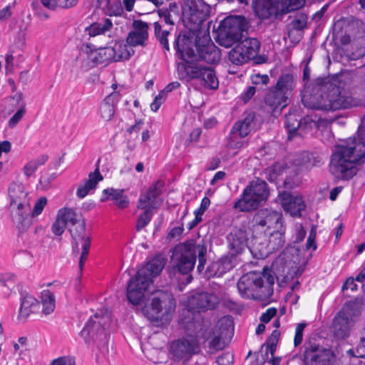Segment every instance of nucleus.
<instances>
[{
    "label": "nucleus",
    "instance_id": "9",
    "mask_svg": "<svg viewBox=\"0 0 365 365\" xmlns=\"http://www.w3.org/2000/svg\"><path fill=\"white\" fill-rule=\"evenodd\" d=\"M111 323V313L108 309H98L86 324L81 335L86 343L93 341L99 347L107 346L109 339L108 328Z\"/></svg>",
    "mask_w": 365,
    "mask_h": 365
},
{
    "label": "nucleus",
    "instance_id": "1",
    "mask_svg": "<svg viewBox=\"0 0 365 365\" xmlns=\"http://www.w3.org/2000/svg\"><path fill=\"white\" fill-rule=\"evenodd\" d=\"M365 162V116L357 135L335 145L329 163V171L337 179L348 180L358 172L357 166Z\"/></svg>",
    "mask_w": 365,
    "mask_h": 365
},
{
    "label": "nucleus",
    "instance_id": "37",
    "mask_svg": "<svg viewBox=\"0 0 365 365\" xmlns=\"http://www.w3.org/2000/svg\"><path fill=\"white\" fill-rule=\"evenodd\" d=\"M238 44L250 61L255 58L259 51L260 42L257 38H247Z\"/></svg>",
    "mask_w": 365,
    "mask_h": 365
},
{
    "label": "nucleus",
    "instance_id": "55",
    "mask_svg": "<svg viewBox=\"0 0 365 365\" xmlns=\"http://www.w3.org/2000/svg\"><path fill=\"white\" fill-rule=\"evenodd\" d=\"M26 107H24V106H22V108H19L18 110L14 113V115L9 119V126L10 128L15 127L23 118L24 115L26 113Z\"/></svg>",
    "mask_w": 365,
    "mask_h": 365
},
{
    "label": "nucleus",
    "instance_id": "46",
    "mask_svg": "<svg viewBox=\"0 0 365 365\" xmlns=\"http://www.w3.org/2000/svg\"><path fill=\"white\" fill-rule=\"evenodd\" d=\"M111 48L114 50L112 61H115L128 60L134 53V51L130 48L128 49L126 45L115 44Z\"/></svg>",
    "mask_w": 365,
    "mask_h": 365
},
{
    "label": "nucleus",
    "instance_id": "2",
    "mask_svg": "<svg viewBox=\"0 0 365 365\" xmlns=\"http://www.w3.org/2000/svg\"><path fill=\"white\" fill-rule=\"evenodd\" d=\"M192 46V41L185 35H180L175 40L176 56L182 61L177 66L179 79L186 82L200 80L204 87L217 89L219 81L215 72L211 67L203 66L197 61Z\"/></svg>",
    "mask_w": 365,
    "mask_h": 365
},
{
    "label": "nucleus",
    "instance_id": "41",
    "mask_svg": "<svg viewBox=\"0 0 365 365\" xmlns=\"http://www.w3.org/2000/svg\"><path fill=\"white\" fill-rule=\"evenodd\" d=\"M229 61L234 65L241 66L250 61L239 44L232 48L228 53Z\"/></svg>",
    "mask_w": 365,
    "mask_h": 365
},
{
    "label": "nucleus",
    "instance_id": "23",
    "mask_svg": "<svg viewBox=\"0 0 365 365\" xmlns=\"http://www.w3.org/2000/svg\"><path fill=\"white\" fill-rule=\"evenodd\" d=\"M84 52L87 55V58L91 66L101 63H106L112 61L114 55V50L111 46L93 48L91 44L84 45Z\"/></svg>",
    "mask_w": 365,
    "mask_h": 365
},
{
    "label": "nucleus",
    "instance_id": "25",
    "mask_svg": "<svg viewBox=\"0 0 365 365\" xmlns=\"http://www.w3.org/2000/svg\"><path fill=\"white\" fill-rule=\"evenodd\" d=\"M264 101L272 112L280 113L284 108L288 106L289 98L272 86L269 88L264 96Z\"/></svg>",
    "mask_w": 365,
    "mask_h": 365
},
{
    "label": "nucleus",
    "instance_id": "4",
    "mask_svg": "<svg viewBox=\"0 0 365 365\" xmlns=\"http://www.w3.org/2000/svg\"><path fill=\"white\" fill-rule=\"evenodd\" d=\"M165 263L166 258L163 255H157L137 272L127 285V298L129 302L138 305L143 302L153 279L160 274Z\"/></svg>",
    "mask_w": 365,
    "mask_h": 365
},
{
    "label": "nucleus",
    "instance_id": "48",
    "mask_svg": "<svg viewBox=\"0 0 365 365\" xmlns=\"http://www.w3.org/2000/svg\"><path fill=\"white\" fill-rule=\"evenodd\" d=\"M225 337L224 336L221 335L220 333L216 332L214 330L212 331H208L207 332V337L205 338V340H210L209 345L210 347L218 351L223 349V345L221 343V338Z\"/></svg>",
    "mask_w": 365,
    "mask_h": 365
},
{
    "label": "nucleus",
    "instance_id": "62",
    "mask_svg": "<svg viewBox=\"0 0 365 365\" xmlns=\"http://www.w3.org/2000/svg\"><path fill=\"white\" fill-rule=\"evenodd\" d=\"M10 101L14 102V105L19 106V108L26 107V103L24 101V95L21 92L16 93L14 96L10 98Z\"/></svg>",
    "mask_w": 365,
    "mask_h": 365
},
{
    "label": "nucleus",
    "instance_id": "12",
    "mask_svg": "<svg viewBox=\"0 0 365 365\" xmlns=\"http://www.w3.org/2000/svg\"><path fill=\"white\" fill-rule=\"evenodd\" d=\"M210 6L202 0H184L182 21L190 30H196L210 16Z\"/></svg>",
    "mask_w": 365,
    "mask_h": 365
},
{
    "label": "nucleus",
    "instance_id": "24",
    "mask_svg": "<svg viewBox=\"0 0 365 365\" xmlns=\"http://www.w3.org/2000/svg\"><path fill=\"white\" fill-rule=\"evenodd\" d=\"M148 38V25L140 20L133 22V30L129 32L126 42L130 46H145Z\"/></svg>",
    "mask_w": 365,
    "mask_h": 365
},
{
    "label": "nucleus",
    "instance_id": "32",
    "mask_svg": "<svg viewBox=\"0 0 365 365\" xmlns=\"http://www.w3.org/2000/svg\"><path fill=\"white\" fill-rule=\"evenodd\" d=\"M119 101V94L118 92H113L108 95L101 103L99 108L101 117L105 121L110 120L115 113V106Z\"/></svg>",
    "mask_w": 365,
    "mask_h": 365
},
{
    "label": "nucleus",
    "instance_id": "22",
    "mask_svg": "<svg viewBox=\"0 0 365 365\" xmlns=\"http://www.w3.org/2000/svg\"><path fill=\"white\" fill-rule=\"evenodd\" d=\"M218 303V297L215 294L208 292L196 293L189 299L190 307L199 312L213 309Z\"/></svg>",
    "mask_w": 365,
    "mask_h": 365
},
{
    "label": "nucleus",
    "instance_id": "34",
    "mask_svg": "<svg viewBox=\"0 0 365 365\" xmlns=\"http://www.w3.org/2000/svg\"><path fill=\"white\" fill-rule=\"evenodd\" d=\"M296 83L297 78L293 74L287 73L279 76L274 87L290 98Z\"/></svg>",
    "mask_w": 365,
    "mask_h": 365
},
{
    "label": "nucleus",
    "instance_id": "6",
    "mask_svg": "<svg viewBox=\"0 0 365 365\" xmlns=\"http://www.w3.org/2000/svg\"><path fill=\"white\" fill-rule=\"evenodd\" d=\"M9 195L13 222L20 232H26L31 225L28 192L24 185L12 183L9 188Z\"/></svg>",
    "mask_w": 365,
    "mask_h": 365
},
{
    "label": "nucleus",
    "instance_id": "59",
    "mask_svg": "<svg viewBox=\"0 0 365 365\" xmlns=\"http://www.w3.org/2000/svg\"><path fill=\"white\" fill-rule=\"evenodd\" d=\"M234 357L230 352L222 354L217 359V363L219 365H230L233 362Z\"/></svg>",
    "mask_w": 365,
    "mask_h": 365
},
{
    "label": "nucleus",
    "instance_id": "35",
    "mask_svg": "<svg viewBox=\"0 0 365 365\" xmlns=\"http://www.w3.org/2000/svg\"><path fill=\"white\" fill-rule=\"evenodd\" d=\"M322 163V158L319 155L304 151L297 155L294 160L296 165L304 168L307 170L314 166H318Z\"/></svg>",
    "mask_w": 365,
    "mask_h": 365
},
{
    "label": "nucleus",
    "instance_id": "20",
    "mask_svg": "<svg viewBox=\"0 0 365 365\" xmlns=\"http://www.w3.org/2000/svg\"><path fill=\"white\" fill-rule=\"evenodd\" d=\"M285 230L284 225H279V227L273 230L269 233L268 240H266L267 243L263 248H258L255 243L254 250L256 252H259V257H266L270 253L279 250L284 246L285 243Z\"/></svg>",
    "mask_w": 365,
    "mask_h": 365
},
{
    "label": "nucleus",
    "instance_id": "29",
    "mask_svg": "<svg viewBox=\"0 0 365 365\" xmlns=\"http://www.w3.org/2000/svg\"><path fill=\"white\" fill-rule=\"evenodd\" d=\"M228 246L232 255L240 254L247 247V236L245 231L235 230L227 236Z\"/></svg>",
    "mask_w": 365,
    "mask_h": 365
},
{
    "label": "nucleus",
    "instance_id": "49",
    "mask_svg": "<svg viewBox=\"0 0 365 365\" xmlns=\"http://www.w3.org/2000/svg\"><path fill=\"white\" fill-rule=\"evenodd\" d=\"M178 6L175 3L170 4L169 9H161L158 11V15L162 21H164L165 24L168 25H174V21L173 19L171 11H175L177 10Z\"/></svg>",
    "mask_w": 365,
    "mask_h": 365
},
{
    "label": "nucleus",
    "instance_id": "11",
    "mask_svg": "<svg viewBox=\"0 0 365 365\" xmlns=\"http://www.w3.org/2000/svg\"><path fill=\"white\" fill-rule=\"evenodd\" d=\"M247 21L242 16H230L222 21L218 27L217 41L226 48L231 47L242 38Z\"/></svg>",
    "mask_w": 365,
    "mask_h": 365
},
{
    "label": "nucleus",
    "instance_id": "10",
    "mask_svg": "<svg viewBox=\"0 0 365 365\" xmlns=\"http://www.w3.org/2000/svg\"><path fill=\"white\" fill-rule=\"evenodd\" d=\"M269 193L267 182L257 178L246 186L233 207L240 212L255 210L267 201Z\"/></svg>",
    "mask_w": 365,
    "mask_h": 365
},
{
    "label": "nucleus",
    "instance_id": "51",
    "mask_svg": "<svg viewBox=\"0 0 365 365\" xmlns=\"http://www.w3.org/2000/svg\"><path fill=\"white\" fill-rule=\"evenodd\" d=\"M66 227V225L64 220H63L62 217H61L58 213L55 221L51 225V231L53 234L56 236H61L63 233Z\"/></svg>",
    "mask_w": 365,
    "mask_h": 365
},
{
    "label": "nucleus",
    "instance_id": "63",
    "mask_svg": "<svg viewBox=\"0 0 365 365\" xmlns=\"http://www.w3.org/2000/svg\"><path fill=\"white\" fill-rule=\"evenodd\" d=\"M51 365H75V363L72 359L63 356L53 360Z\"/></svg>",
    "mask_w": 365,
    "mask_h": 365
},
{
    "label": "nucleus",
    "instance_id": "39",
    "mask_svg": "<svg viewBox=\"0 0 365 365\" xmlns=\"http://www.w3.org/2000/svg\"><path fill=\"white\" fill-rule=\"evenodd\" d=\"M361 305L360 300L354 299L346 303L342 309L339 312L349 319H354V317L359 316L361 310Z\"/></svg>",
    "mask_w": 365,
    "mask_h": 365
},
{
    "label": "nucleus",
    "instance_id": "52",
    "mask_svg": "<svg viewBox=\"0 0 365 365\" xmlns=\"http://www.w3.org/2000/svg\"><path fill=\"white\" fill-rule=\"evenodd\" d=\"M305 0H284L285 7L282 9L284 14L298 10L304 6Z\"/></svg>",
    "mask_w": 365,
    "mask_h": 365
},
{
    "label": "nucleus",
    "instance_id": "17",
    "mask_svg": "<svg viewBox=\"0 0 365 365\" xmlns=\"http://www.w3.org/2000/svg\"><path fill=\"white\" fill-rule=\"evenodd\" d=\"M255 114L252 112L246 113L244 118L237 121L233 125L227 146L230 148L238 149L243 146V142L237 140V138H245L251 131Z\"/></svg>",
    "mask_w": 365,
    "mask_h": 365
},
{
    "label": "nucleus",
    "instance_id": "47",
    "mask_svg": "<svg viewBox=\"0 0 365 365\" xmlns=\"http://www.w3.org/2000/svg\"><path fill=\"white\" fill-rule=\"evenodd\" d=\"M119 2L117 0H96V7L102 9L109 16L117 15L115 8L119 9Z\"/></svg>",
    "mask_w": 365,
    "mask_h": 365
},
{
    "label": "nucleus",
    "instance_id": "30",
    "mask_svg": "<svg viewBox=\"0 0 365 365\" xmlns=\"http://www.w3.org/2000/svg\"><path fill=\"white\" fill-rule=\"evenodd\" d=\"M279 336L280 331L277 329L274 330L267 342L261 347V352H264L266 358L272 365H279L281 361V357L274 356Z\"/></svg>",
    "mask_w": 365,
    "mask_h": 365
},
{
    "label": "nucleus",
    "instance_id": "64",
    "mask_svg": "<svg viewBox=\"0 0 365 365\" xmlns=\"http://www.w3.org/2000/svg\"><path fill=\"white\" fill-rule=\"evenodd\" d=\"M168 35H169V31L165 30V31H163L161 32V34L160 35V36L158 37L161 45L167 51H169V44H168Z\"/></svg>",
    "mask_w": 365,
    "mask_h": 365
},
{
    "label": "nucleus",
    "instance_id": "50",
    "mask_svg": "<svg viewBox=\"0 0 365 365\" xmlns=\"http://www.w3.org/2000/svg\"><path fill=\"white\" fill-rule=\"evenodd\" d=\"M289 25L294 30H302L307 25V16L303 13H297L294 16L290 17Z\"/></svg>",
    "mask_w": 365,
    "mask_h": 365
},
{
    "label": "nucleus",
    "instance_id": "14",
    "mask_svg": "<svg viewBox=\"0 0 365 365\" xmlns=\"http://www.w3.org/2000/svg\"><path fill=\"white\" fill-rule=\"evenodd\" d=\"M68 230L72 238L73 253L77 255L80 252V246L81 247L82 251L78 265L80 269L82 270L91 247V237L86 231L85 220L74 226H70Z\"/></svg>",
    "mask_w": 365,
    "mask_h": 365
},
{
    "label": "nucleus",
    "instance_id": "60",
    "mask_svg": "<svg viewBox=\"0 0 365 365\" xmlns=\"http://www.w3.org/2000/svg\"><path fill=\"white\" fill-rule=\"evenodd\" d=\"M277 313L276 308H269L260 317V320L263 323H268Z\"/></svg>",
    "mask_w": 365,
    "mask_h": 365
},
{
    "label": "nucleus",
    "instance_id": "56",
    "mask_svg": "<svg viewBox=\"0 0 365 365\" xmlns=\"http://www.w3.org/2000/svg\"><path fill=\"white\" fill-rule=\"evenodd\" d=\"M307 324L305 323H300L298 324L296 327V331H295V336H294V346H299L302 341L303 338V331L304 328L306 327Z\"/></svg>",
    "mask_w": 365,
    "mask_h": 365
},
{
    "label": "nucleus",
    "instance_id": "36",
    "mask_svg": "<svg viewBox=\"0 0 365 365\" xmlns=\"http://www.w3.org/2000/svg\"><path fill=\"white\" fill-rule=\"evenodd\" d=\"M39 308V303L31 295H26L21 302L19 317L26 319L31 313L36 312Z\"/></svg>",
    "mask_w": 365,
    "mask_h": 365
},
{
    "label": "nucleus",
    "instance_id": "61",
    "mask_svg": "<svg viewBox=\"0 0 365 365\" xmlns=\"http://www.w3.org/2000/svg\"><path fill=\"white\" fill-rule=\"evenodd\" d=\"M210 205V200L208 197H205L202 198L200 207L195 211V215H197L202 217L205 211L208 208Z\"/></svg>",
    "mask_w": 365,
    "mask_h": 365
},
{
    "label": "nucleus",
    "instance_id": "27",
    "mask_svg": "<svg viewBox=\"0 0 365 365\" xmlns=\"http://www.w3.org/2000/svg\"><path fill=\"white\" fill-rule=\"evenodd\" d=\"M355 323L354 319H349L339 312L333 319L331 330L335 338L344 339L347 338Z\"/></svg>",
    "mask_w": 365,
    "mask_h": 365
},
{
    "label": "nucleus",
    "instance_id": "26",
    "mask_svg": "<svg viewBox=\"0 0 365 365\" xmlns=\"http://www.w3.org/2000/svg\"><path fill=\"white\" fill-rule=\"evenodd\" d=\"M279 198L284 210L292 216H300L301 212L305 208L306 205L301 196L283 192L279 195Z\"/></svg>",
    "mask_w": 365,
    "mask_h": 365
},
{
    "label": "nucleus",
    "instance_id": "31",
    "mask_svg": "<svg viewBox=\"0 0 365 365\" xmlns=\"http://www.w3.org/2000/svg\"><path fill=\"white\" fill-rule=\"evenodd\" d=\"M103 180V176L100 173L98 165H97L94 172L90 173L88 178L84 183L78 185L76 195L79 198L85 197L91 190L96 187L97 184Z\"/></svg>",
    "mask_w": 365,
    "mask_h": 365
},
{
    "label": "nucleus",
    "instance_id": "19",
    "mask_svg": "<svg viewBox=\"0 0 365 365\" xmlns=\"http://www.w3.org/2000/svg\"><path fill=\"white\" fill-rule=\"evenodd\" d=\"M253 226L267 227L268 230H274L283 225L282 213L269 210L262 209L257 211L252 219Z\"/></svg>",
    "mask_w": 365,
    "mask_h": 365
},
{
    "label": "nucleus",
    "instance_id": "43",
    "mask_svg": "<svg viewBox=\"0 0 365 365\" xmlns=\"http://www.w3.org/2000/svg\"><path fill=\"white\" fill-rule=\"evenodd\" d=\"M285 125L288 129V140H292L300 126V119L295 113H289L285 116Z\"/></svg>",
    "mask_w": 365,
    "mask_h": 365
},
{
    "label": "nucleus",
    "instance_id": "54",
    "mask_svg": "<svg viewBox=\"0 0 365 365\" xmlns=\"http://www.w3.org/2000/svg\"><path fill=\"white\" fill-rule=\"evenodd\" d=\"M46 203H47V199L46 197H41L36 201L31 214L30 213V216L31 217V220H33L34 217L37 216L42 212ZM32 222H33L31 221V223Z\"/></svg>",
    "mask_w": 365,
    "mask_h": 365
},
{
    "label": "nucleus",
    "instance_id": "15",
    "mask_svg": "<svg viewBox=\"0 0 365 365\" xmlns=\"http://www.w3.org/2000/svg\"><path fill=\"white\" fill-rule=\"evenodd\" d=\"M187 318L182 319L187 335L192 338L191 341L195 344L201 339L207 337L210 323L202 319L200 314L194 315L193 312L187 310Z\"/></svg>",
    "mask_w": 365,
    "mask_h": 365
},
{
    "label": "nucleus",
    "instance_id": "45",
    "mask_svg": "<svg viewBox=\"0 0 365 365\" xmlns=\"http://www.w3.org/2000/svg\"><path fill=\"white\" fill-rule=\"evenodd\" d=\"M43 313L46 315L51 314L55 309V297L49 290H43L41 293Z\"/></svg>",
    "mask_w": 365,
    "mask_h": 365
},
{
    "label": "nucleus",
    "instance_id": "21",
    "mask_svg": "<svg viewBox=\"0 0 365 365\" xmlns=\"http://www.w3.org/2000/svg\"><path fill=\"white\" fill-rule=\"evenodd\" d=\"M282 0H252L255 14L261 20H266L279 15V6Z\"/></svg>",
    "mask_w": 365,
    "mask_h": 365
},
{
    "label": "nucleus",
    "instance_id": "3",
    "mask_svg": "<svg viewBox=\"0 0 365 365\" xmlns=\"http://www.w3.org/2000/svg\"><path fill=\"white\" fill-rule=\"evenodd\" d=\"M207 245L203 240H189L175 246L171 256V262L175 271L187 274L195 267L198 258L197 271L201 273L207 261Z\"/></svg>",
    "mask_w": 365,
    "mask_h": 365
},
{
    "label": "nucleus",
    "instance_id": "28",
    "mask_svg": "<svg viewBox=\"0 0 365 365\" xmlns=\"http://www.w3.org/2000/svg\"><path fill=\"white\" fill-rule=\"evenodd\" d=\"M196 346L194 341L187 339H180L173 341L170 346L169 352L175 360H181L191 355Z\"/></svg>",
    "mask_w": 365,
    "mask_h": 365
},
{
    "label": "nucleus",
    "instance_id": "38",
    "mask_svg": "<svg viewBox=\"0 0 365 365\" xmlns=\"http://www.w3.org/2000/svg\"><path fill=\"white\" fill-rule=\"evenodd\" d=\"M215 331L220 333L225 337L230 336L234 331V323L230 316H225L218 320L216 324Z\"/></svg>",
    "mask_w": 365,
    "mask_h": 365
},
{
    "label": "nucleus",
    "instance_id": "8",
    "mask_svg": "<svg viewBox=\"0 0 365 365\" xmlns=\"http://www.w3.org/2000/svg\"><path fill=\"white\" fill-rule=\"evenodd\" d=\"M362 105V101L354 97L349 90L337 86H331L327 92L320 96V98L312 108L317 110H336Z\"/></svg>",
    "mask_w": 365,
    "mask_h": 365
},
{
    "label": "nucleus",
    "instance_id": "58",
    "mask_svg": "<svg viewBox=\"0 0 365 365\" xmlns=\"http://www.w3.org/2000/svg\"><path fill=\"white\" fill-rule=\"evenodd\" d=\"M166 99V96L164 93L160 92L158 96H155L153 102L150 104V108L153 111L156 112L164 103Z\"/></svg>",
    "mask_w": 365,
    "mask_h": 365
},
{
    "label": "nucleus",
    "instance_id": "40",
    "mask_svg": "<svg viewBox=\"0 0 365 365\" xmlns=\"http://www.w3.org/2000/svg\"><path fill=\"white\" fill-rule=\"evenodd\" d=\"M113 24L108 19H105L102 22H96L92 24L89 27L86 29V31L90 36H96L97 35L103 34L109 31Z\"/></svg>",
    "mask_w": 365,
    "mask_h": 365
},
{
    "label": "nucleus",
    "instance_id": "33",
    "mask_svg": "<svg viewBox=\"0 0 365 365\" xmlns=\"http://www.w3.org/2000/svg\"><path fill=\"white\" fill-rule=\"evenodd\" d=\"M103 194L105 196L101 199V201L113 200L120 209L126 208L129 205V199L124 194V190L123 189L107 188L103 190Z\"/></svg>",
    "mask_w": 365,
    "mask_h": 365
},
{
    "label": "nucleus",
    "instance_id": "42",
    "mask_svg": "<svg viewBox=\"0 0 365 365\" xmlns=\"http://www.w3.org/2000/svg\"><path fill=\"white\" fill-rule=\"evenodd\" d=\"M58 213L64 220L66 225L68 222L71 224V226H74L84 220L82 216L77 214L72 208H61L58 210Z\"/></svg>",
    "mask_w": 365,
    "mask_h": 365
},
{
    "label": "nucleus",
    "instance_id": "7",
    "mask_svg": "<svg viewBox=\"0 0 365 365\" xmlns=\"http://www.w3.org/2000/svg\"><path fill=\"white\" fill-rule=\"evenodd\" d=\"M175 307V300L172 294L158 290L143 307L142 313L150 321L165 324L171 320Z\"/></svg>",
    "mask_w": 365,
    "mask_h": 365
},
{
    "label": "nucleus",
    "instance_id": "5",
    "mask_svg": "<svg viewBox=\"0 0 365 365\" xmlns=\"http://www.w3.org/2000/svg\"><path fill=\"white\" fill-rule=\"evenodd\" d=\"M274 277L269 272H248L240 277L237 287L246 299L266 301L273 294Z\"/></svg>",
    "mask_w": 365,
    "mask_h": 365
},
{
    "label": "nucleus",
    "instance_id": "57",
    "mask_svg": "<svg viewBox=\"0 0 365 365\" xmlns=\"http://www.w3.org/2000/svg\"><path fill=\"white\" fill-rule=\"evenodd\" d=\"M251 79L255 85H267L269 81V77L267 74L256 73L252 76Z\"/></svg>",
    "mask_w": 365,
    "mask_h": 365
},
{
    "label": "nucleus",
    "instance_id": "53",
    "mask_svg": "<svg viewBox=\"0 0 365 365\" xmlns=\"http://www.w3.org/2000/svg\"><path fill=\"white\" fill-rule=\"evenodd\" d=\"M153 212L150 210H144V212L139 216L137 224L136 230L138 231L144 228L151 220Z\"/></svg>",
    "mask_w": 365,
    "mask_h": 365
},
{
    "label": "nucleus",
    "instance_id": "13",
    "mask_svg": "<svg viewBox=\"0 0 365 365\" xmlns=\"http://www.w3.org/2000/svg\"><path fill=\"white\" fill-rule=\"evenodd\" d=\"M304 348L305 365H334L335 363L336 356L330 349L311 341L306 342Z\"/></svg>",
    "mask_w": 365,
    "mask_h": 365
},
{
    "label": "nucleus",
    "instance_id": "44",
    "mask_svg": "<svg viewBox=\"0 0 365 365\" xmlns=\"http://www.w3.org/2000/svg\"><path fill=\"white\" fill-rule=\"evenodd\" d=\"M46 155H42L35 159L29 161L24 167V173L26 176H31L40 165H43L48 160Z\"/></svg>",
    "mask_w": 365,
    "mask_h": 365
},
{
    "label": "nucleus",
    "instance_id": "18",
    "mask_svg": "<svg viewBox=\"0 0 365 365\" xmlns=\"http://www.w3.org/2000/svg\"><path fill=\"white\" fill-rule=\"evenodd\" d=\"M165 186L164 181L158 180L153 183L148 189L140 195L137 203V207L140 210L157 209L160 203L157 198L160 196L162 189Z\"/></svg>",
    "mask_w": 365,
    "mask_h": 365
},
{
    "label": "nucleus",
    "instance_id": "16",
    "mask_svg": "<svg viewBox=\"0 0 365 365\" xmlns=\"http://www.w3.org/2000/svg\"><path fill=\"white\" fill-rule=\"evenodd\" d=\"M189 38L192 42L193 51L200 63L201 61L207 63H215L220 60V50L208 38H205L202 43L200 41L194 42L192 38Z\"/></svg>",
    "mask_w": 365,
    "mask_h": 365
}]
</instances>
